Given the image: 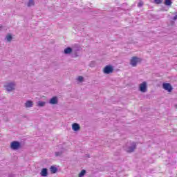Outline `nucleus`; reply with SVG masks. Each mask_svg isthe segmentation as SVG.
<instances>
[{"label": "nucleus", "mask_w": 177, "mask_h": 177, "mask_svg": "<svg viewBox=\"0 0 177 177\" xmlns=\"http://www.w3.org/2000/svg\"><path fill=\"white\" fill-rule=\"evenodd\" d=\"M136 149V142H132L130 145L127 146L124 150L127 153H133Z\"/></svg>", "instance_id": "1"}, {"label": "nucleus", "mask_w": 177, "mask_h": 177, "mask_svg": "<svg viewBox=\"0 0 177 177\" xmlns=\"http://www.w3.org/2000/svg\"><path fill=\"white\" fill-rule=\"evenodd\" d=\"M6 39L8 42H10V41H12V35H7Z\"/></svg>", "instance_id": "19"}, {"label": "nucleus", "mask_w": 177, "mask_h": 177, "mask_svg": "<svg viewBox=\"0 0 177 177\" xmlns=\"http://www.w3.org/2000/svg\"><path fill=\"white\" fill-rule=\"evenodd\" d=\"M173 20H177V15H176L173 18H172Z\"/></svg>", "instance_id": "24"}, {"label": "nucleus", "mask_w": 177, "mask_h": 177, "mask_svg": "<svg viewBox=\"0 0 177 177\" xmlns=\"http://www.w3.org/2000/svg\"><path fill=\"white\" fill-rule=\"evenodd\" d=\"M139 91L142 93H146L147 92V82H143L139 84Z\"/></svg>", "instance_id": "3"}, {"label": "nucleus", "mask_w": 177, "mask_h": 177, "mask_svg": "<svg viewBox=\"0 0 177 177\" xmlns=\"http://www.w3.org/2000/svg\"><path fill=\"white\" fill-rule=\"evenodd\" d=\"M86 157H87L88 158H89V154H86Z\"/></svg>", "instance_id": "26"}, {"label": "nucleus", "mask_w": 177, "mask_h": 177, "mask_svg": "<svg viewBox=\"0 0 177 177\" xmlns=\"http://www.w3.org/2000/svg\"><path fill=\"white\" fill-rule=\"evenodd\" d=\"M72 129L73 131H80L81 129V127L78 123H73L72 124Z\"/></svg>", "instance_id": "9"}, {"label": "nucleus", "mask_w": 177, "mask_h": 177, "mask_svg": "<svg viewBox=\"0 0 177 177\" xmlns=\"http://www.w3.org/2000/svg\"><path fill=\"white\" fill-rule=\"evenodd\" d=\"M138 8H142L143 6V1H140L138 4Z\"/></svg>", "instance_id": "22"}, {"label": "nucleus", "mask_w": 177, "mask_h": 177, "mask_svg": "<svg viewBox=\"0 0 177 177\" xmlns=\"http://www.w3.org/2000/svg\"><path fill=\"white\" fill-rule=\"evenodd\" d=\"M163 89L165 91H167V92H172V86H171V84L169 83H163L162 84Z\"/></svg>", "instance_id": "7"}, {"label": "nucleus", "mask_w": 177, "mask_h": 177, "mask_svg": "<svg viewBox=\"0 0 177 177\" xmlns=\"http://www.w3.org/2000/svg\"><path fill=\"white\" fill-rule=\"evenodd\" d=\"M15 86H16V84H15L13 82L8 83L5 85L6 90L8 91V92L15 91Z\"/></svg>", "instance_id": "4"}, {"label": "nucleus", "mask_w": 177, "mask_h": 177, "mask_svg": "<svg viewBox=\"0 0 177 177\" xmlns=\"http://www.w3.org/2000/svg\"><path fill=\"white\" fill-rule=\"evenodd\" d=\"M21 147V144L19 141H13L10 144L12 150H19Z\"/></svg>", "instance_id": "2"}, {"label": "nucleus", "mask_w": 177, "mask_h": 177, "mask_svg": "<svg viewBox=\"0 0 177 177\" xmlns=\"http://www.w3.org/2000/svg\"><path fill=\"white\" fill-rule=\"evenodd\" d=\"M2 28H3V26L2 25H0V31L1 30H2Z\"/></svg>", "instance_id": "25"}, {"label": "nucleus", "mask_w": 177, "mask_h": 177, "mask_svg": "<svg viewBox=\"0 0 177 177\" xmlns=\"http://www.w3.org/2000/svg\"><path fill=\"white\" fill-rule=\"evenodd\" d=\"M50 104H57L59 103V99L57 97L55 96L53 97L50 100H49Z\"/></svg>", "instance_id": "8"}, {"label": "nucleus", "mask_w": 177, "mask_h": 177, "mask_svg": "<svg viewBox=\"0 0 177 177\" xmlns=\"http://www.w3.org/2000/svg\"><path fill=\"white\" fill-rule=\"evenodd\" d=\"M64 151H57L55 152V157H61L62 154H63Z\"/></svg>", "instance_id": "17"}, {"label": "nucleus", "mask_w": 177, "mask_h": 177, "mask_svg": "<svg viewBox=\"0 0 177 177\" xmlns=\"http://www.w3.org/2000/svg\"><path fill=\"white\" fill-rule=\"evenodd\" d=\"M85 174H86V171L82 170L79 174V177H83L85 175Z\"/></svg>", "instance_id": "18"}, {"label": "nucleus", "mask_w": 177, "mask_h": 177, "mask_svg": "<svg viewBox=\"0 0 177 177\" xmlns=\"http://www.w3.org/2000/svg\"><path fill=\"white\" fill-rule=\"evenodd\" d=\"M155 3H158L159 5L160 3H162V0H154Z\"/></svg>", "instance_id": "21"}, {"label": "nucleus", "mask_w": 177, "mask_h": 177, "mask_svg": "<svg viewBox=\"0 0 177 177\" xmlns=\"http://www.w3.org/2000/svg\"><path fill=\"white\" fill-rule=\"evenodd\" d=\"M139 62H140V58L138 57H133L131 59V65L133 67H136L138 63H139Z\"/></svg>", "instance_id": "5"}, {"label": "nucleus", "mask_w": 177, "mask_h": 177, "mask_svg": "<svg viewBox=\"0 0 177 177\" xmlns=\"http://www.w3.org/2000/svg\"><path fill=\"white\" fill-rule=\"evenodd\" d=\"M90 67H95V62H91L90 63Z\"/></svg>", "instance_id": "23"}, {"label": "nucleus", "mask_w": 177, "mask_h": 177, "mask_svg": "<svg viewBox=\"0 0 177 177\" xmlns=\"http://www.w3.org/2000/svg\"><path fill=\"white\" fill-rule=\"evenodd\" d=\"M165 5H166V6H171L172 5V1L171 0H165Z\"/></svg>", "instance_id": "16"}, {"label": "nucleus", "mask_w": 177, "mask_h": 177, "mask_svg": "<svg viewBox=\"0 0 177 177\" xmlns=\"http://www.w3.org/2000/svg\"><path fill=\"white\" fill-rule=\"evenodd\" d=\"M26 5L28 8H31V6L35 5V1L34 0H29Z\"/></svg>", "instance_id": "13"}, {"label": "nucleus", "mask_w": 177, "mask_h": 177, "mask_svg": "<svg viewBox=\"0 0 177 177\" xmlns=\"http://www.w3.org/2000/svg\"><path fill=\"white\" fill-rule=\"evenodd\" d=\"M77 81H79V82H82V81H84V77L82 76H79L77 77Z\"/></svg>", "instance_id": "20"}, {"label": "nucleus", "mask_w": 177, "mask_h": 177, "mask_svg": "<svg viewBox=\"0 0 177 177\" xmlns=\"http://www.w3.org/2000/svg\"><path fill=\"white\" fill-rule=\"evenodd\" d=\"M32 106H34V103H33L32 101H31V100H28V101L25 103V107H26V108L32 107Z\"/></svg>", "instance_id": "11"}, {"label": "nucleus", "mask_w": 177, "mask_h": 177, "mask_svg": "<svg viewBox=\"0 0 177 177\" xmlns=\"http://www.w3.org/2000/svg\"><path fill=\"white\" fill-rule=\"evenodd\" d=\"M45 104H46V102L44 101H39L37 102L38 107H45Z\"/></svg>", "instance_id": "14"}, {"label": "nucleus", "mask_w": 177, "mask_h": 177, "mask_svg": "<svg viewBox=\"0 0 177 177\" xmlns=\"http://www.w3.org/2000/svg\"><path fill=\"white\" fill-rule=\"evenodd\" d=\"M50 169L52 174H56V172H57V168L55 166H51Z\"/></svg>", "instance_id": "15"}, {"label": "nucleus", "mask_w": 177, "mask_h": 177, "mask_svg": "<svg viewBox=\"0 0 177 177\" xmlns=\"http://www.w3.org/2000/svg\"><path fill=\"white\" fill-rule=\"evenodd\" d=\"M103 71L104 74H111L114 71V68L111 66L107 65L104 68Z\"/></svg>", "instance_id": "6"}, {"label": "nucleus", "mask_w": 177, "mask_h": 177, "mask_svg": "<svg viewBox=\"0 0 177 177\" xmlns=\"http://www.w3.org/2000/svg\"><path fill=\"white\" fill-rule=\"evenodd\" d=\"M40 174L41 175V176H48V169L46 168L42 169Z\"/></svg>", "instance_id": "12"}, {"label": "nucleus", "mask_w": 177, "mask_h": 177, "mask_svg": "<svg viewBox=\"0 0 177 177\" xmlns=\"http://www.w3.org/2000/svg\"><path fill=\"white\" fill-rule=\"evenodd\" d=\"M73 53V48L67 47L64 50V55H71Z\"/></svg>", "instance_id": "10"}]
</instances>
